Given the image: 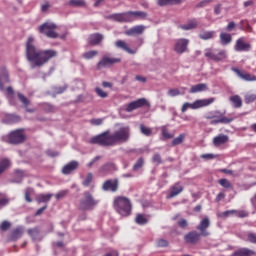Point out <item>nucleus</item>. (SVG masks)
Here are the masks:
<instances>
[{
  "instance_id": "nucleus-42",
  "label": "nucleus",
  "mask_w": 256,
  "mask_h": 256,
  "mask_svg": "<svg viewBox=\"0 0 256 256\" xmlns=\"http://www.w3.org/2000/svg\"><path fill=\"white\" fill-rule=\"evenodd\" d=\"M93 181V174L92 173H88L85 180L83 181V186L85 187H89L90 184Z\"/></svg>"
},
{
  "instance_id": "nucleus-38",
  "label": "nucleus",
  "mask_w": 256,
  "mask_h": 256,
  "mask_svg": "<svg viewBox=\"0 0 256 256\" xmlns=\"http://www.w3.org/2000/svg\"><path fill=\"white\" fill-rule=\"evenodd\" d=\"M218 184L221 185L225 189H232L233 188V185L227 179H220L218 181Z\"/></svg>"
},
{
  "instance_id": "nucleus-17",
  "label": "nucleus",
  "mask_w": 256,
  "mask_h": 256,
  "mask_svg": "<svg viewBox=\"0 0 256 256\" xmlns=\"http://www.w3.org/2000/svg\"><path fill=\"white\" fill-rule=\"evenodd\" d=\"M201 236V233H198L197 231H192L184 236V241H186V243L188 244H196L200 241Z\"/></svg>"
},
{
  "instance_id": "nucleus-54",
  "label": "nucleus",
  "mask_w": 256,
  "mask_h": 256,
  "mask_svg": "<svg viewBox=\"0 0 256 256\" xmlns=\"http://www.w3.org/2000/svg\"><path fill=\"white\" fill-rule=\"evenodd\" d=\"M95 92L97 93V95H98L99 97H101V98H103V99H105V98L108 97V93L104 92V91L102 90V88H99V87L95 88Z\"/></svg>"
},
{
  "instance_id": "nucleus-49",
  "label": "nucleus",
  "mask_w": 256,
  "mask_h": 256,
  "mask_svg": "<svg viewBox=\"0 0 256 256\" xmlns=\"http://www.w3.org/2000/svg\"><path fill=\"white\" fill-rule=\"evenodd\" d=\"M234 121L233 118H227V117H223L222 115H219V122L220 124H230Z\"/></svg>"
},
{
  "instance_id": "nucleus-47",
  "label": "nucleus",
  "mask_w": 256,
  "mask_h": 256,
  "mask_svg": "<svg viewBox=\"0 0 256 256\" xmlns=\"http://www.w3.org/2000/svg\"><path fill=\"white\" fill-rule=\"evenodd\" d=\"M162 137H164V139L168 140V139H172L174 137V135L170 134L166 127H162Z\"/></svg>"
},
{
  "instance_id": "nucleus-53",
  "label": "nucleus",
  "mask_w": 256,
  "mask_h": 256,
  "mask_svg": "<svg viewBox=\"0 0 256 256\" xmlns=\"http://www.w3.org/2000/svg\"><path fill=\"white\" fill-rule=\"evenodd\" d=\"M255 100H256V95H254V94L246 95L244 97V101H245L246 104L253 103V102H255Z\"/></svg>"
},
{
  "instance_id": "nucleus-10",
  "label": "nucleus",
  "mask_w": 256,
  "mask_h": 256,
  "mask_svg": "<svg viewBox=\"0 0 256 256\" xmlns=\"http://www.w3.org/2000/svg\"><path fill=\"white\" fill-rule=\"evenodd\" d=\"M102 189L105 192H117L119 190V180L118 179H109L105 181L102 185Z\"/></svg>"
},
{
  "instance_id": "nucleus-60",
  "label": "nucleus",
  "mask_w": 256,
  "mask_h": 256,
  "mask_svg": "<svg viewBox=\"0 0 256 256\" xmlns=\"http://www.w3.org/2000/svg\"><path fill=\"white\" fill-rule=\"evenodd\" d=\"M51 7L50 3L48 0L45 1L44 4L41 5V10L43 13L47 12L48 9Z\"/></svg>"
},
{
  "instance_id": "nucleus-34",
  "label": "nucleus",
  "mask_w": 256,
  "mask_h": 256,
  "mask_svg": "<svg viewBox=\"0 0 256 256\" xmlns=\"http://www.w3.org/2000/svg\"><path fill=\"white\" fill-rule=\"evenodd\" d=\"M53 197V194H40L38 197H37V201L38 203H45V202H48L50 201V199Z\"/></svg>"
},
{
  "instance_id": "nucleus-41",
  "label": "nucleus",
  "mask_w": 256,
  "mask_h": 256,
  "mask_svg": "<svg viewBox=\"0 0 256 256\" xmlns=\"http://www.w3.org/2000/svg\"><path fill=\"white\" fill-rule=\"evenodd\" d=\"M185 139V135L184 134H180V136L174 138V140H172V146H177L180 145Z\"/></svg>"
},
{
  "instance_id": "nucleus-15",
  "label": "nucleus",
  "mask_w": 256,
  "mask_h": 256,
  "mask_svg": "<svg viewBox=\"0 0 256 256\" xmlns=\"http://www.w3.org/2000/svg\"><path fill=\"white\" fill-rule=\"evenodd\" d=\"M189 45V40L186 38H180L176 40V44H174V51L178 54H183L187 51Z\"/></svg>"
},
{
  "instance_id": "nucleus-22",
  "label": "nucleus",
  "mask_w": 256,
  "mask_h": 256,
  "mask_svg": "<svg viewBox=\"0 0 256 256\" xmlns=\"http://www.w3.org/2000/svg\"><path fill=\"white\" fill-rule=\"evenodd\" d=\"M256 252L249 248H239L235 250L231 256H255Z\"/></svg>"
},
{
  "instance_id": "nucleus-25",
  "label": "nucleus",
  "mask_w": 256,
  "mask_h": 256,
  "mask_svg": "<svg viewBox=\"0 0 256 256\" xmlns=\"http://www.w3.org/2000/svg\"><path fill=\"white\" fill-rule=\"evenodd\" d=\"M116 47L126 51L127 53H129L131 55H134L137 53V50H132V48H130L124 40H117Z\"/></svg>"
},
{
  "instance_id": "nucleus-56",
  "label": "nucleus",
  "mask_w": 256,
  "mask_h": 256,
  "mask_svg": "<svg viewBox=\"0 0 256 256\" xmlns=\"http://www.w3.org/2000/svg\"><path fill=\"white\" fill-rule=\"evenodd\" d=\"M236 26L237 25L235 24V22H228V24H227V26L225 28V31L231 32V31H233L236 28Z\"/></svg>"
},
{
  "instance_id": "nucleus-2",
  "label": "nucleus",
  "mask_w": 256,
  "mask_h": 256,
  "mask_svg": "<svg viewBox=\"0 0 256 256\" xmlns=\"http://www.w3.org/2000/svg\"><path fill=\"white\" fill-rule=\"evenodd\" d=\"M58 56L57 50H39L35 46L33 36H29L26 42V58L31 63L32 68L42 67Z\"/></svg>"
},
{
  "instance_id": "nucleus-39",
  "label": "nucleus",
  "mask_w": 256,
  "mask_h": 256,
  "mask_svg": "<svg viewBox=\"0 0 256 256\" xmlns=\"http://www.w3.org/2000/svg\"><path fill=\"white\" fill-rule=\"evenodd\" d=\"M246 242L256 244V233L248 232L246 234Z\"/></svg>"
},
{
  "instance_id": "nucleus-16",
  "label": "nucleus",
  "mask_w": 256,
  "mask_h": 256,
  "mask_svg": "<svg viewBox=\"0 0 256 256\" xmlns=\"http://www.w3.org/2000/svg\"><path fill=\"white\" fill-rule=\"evenodd\" d=\"M149 103L147 102L146 99L142 98V99H138L128 105H126V111L127 112H133L134 110H137L139 108H142L144 106H148Z\"/></svg>"
},
{
  "instance_id": "nucleus-58",
  "label": "nucleus",
  "mask_w": 256,
  "mask_h": 256,
  "mask_svg": "<svg viewBox=\"0 0 256 256\" xmlns=\"http://www.w3.org/2000/svg\"><path fill=\"white\" fill-rule=\"evenodd\" d=\"M214 118H217L216 120H214V121H212V122H210V124H220V118H219V116H217V115H212V116H208V117H206V119H208V120H211V119H214Z\"/></svg>"
},
{
  "instance_id": "nucleus-3",
  "label": "nucleus",
  "mask_w": 256,
  "mask_h": 256,
  "mask_svg": "<svg viewBox=\"0 0 256 256\" xmlns=\"http://www.w3.org/2000/svg\"><path fill=\"white\" fill-rule=\"evenodd\" d=\"M113 207L122 217H128L132 214L133 204L127 197L117 196L113 201Z\"/></svg>"
},
{
  "instance_id": "nucleus-52",
  "label": "nucleus",
  "mask_w": 256,
  "mask_h": 256,
  "mask_svg": "<svg viewBox=\"0 0 256 256\" xmlns=\"http://www.w3.org/2000/svg\"><path fill=\"white\" fill-rule=\"evenodd\" d=\"M18 98L26 108L30 105V101L24 95L19 93Z\"/></svg>"
},
{
  "instance_id": "nucleus-46",
  "label": "nucleus",
  "mask_w": 256,
  "mask_h": 256,
  "mask_svg": "<svg viewBox=\"0 0 256 256\" xmlns=\"http://www.w3.org/2000/svg\"><path fill=\"white\" fill-rule=\"evenodd\" d=\"M144 163L145 161L143 158L138 159V161H136V164L133 166V170L134 171L140 170L143 167Z\"/></svg>"
},
{
  "instance_id": "nucleus-14",
  "label": "nucleus",
  "mask_w": 256,
  "mask_h": 256,
  "mask_svg": "<svg viewBox=\"0 0 256 256\" xmlns=\"http://www.w3.org/2000/svg\"><path fill=\"white\" fill-rule=\"evenodd\" d=\"M129 23H133L137 20H146L148 17L147 12H142L141 10H136L135 12L130 10L128 12Z\"/></svg>"
},
{
  "instance_id": "nucleus-4",
  "label": "nucleus",
  "mask_w": 256,
  "mask_h": 256,
  "mask_svg": "<svg viewBox=\"0 0 256 256\" xmlns=\"http://www.w3.org/2000/svg\"><path fill=\"white\" fill-rule=\"evenodd\" d=\"M204 57L215 63H224L227 62L228 52L223 48H206V50H204Z\"/></svg>"
},
{
  "instance_id": "nucleus-12",
  "label": "nucleus",
  "mask_w": 256,
  "mask_h": 256,
  "mask_svg": "<svg viewBox=\"0 0 256 256\" xmlns=\"http://www.w3.org/2000/svg\"><path fill=\"white\" fill-rule=\"evenodd\" d=\"M231 71L234 72L243 81H256V76H254V74H249V72H245V70H239V68H231Z\"/></svg>"
},
{
  "instance_id": "nucleus-9",
  "label": "nucleus",
  "mask_w": 256,
  "mask_h": 256,
  "mask_svg": "<svg viewBox=\"0 0 256 256\" xmlns=\"http://www.w3.org/2000/svg\"><path fill=\"white\" fill-rule=\"evenodd\" d=\"M26 136L23 133V130H16L9 134V143L10 144H21L25 141Z\"/></svg>"
},
{
  "instance_id": "nucleus-11",
  "label": "nucleus",
  "mask_w": 256,
  "mask_h": 256,
  "mask_svg": "<svg viewBox=\"0 0 256 256\" xmlns=\"http://www.w3.org/2000/svg\"><path fill=\"white\" fill-rule=\"evenodd\" d=\"M120 62H121V58H109V56H104L102 60L98 62L97 68L101 70L102 68L110 67Z\"/></svg>"
},
{
  "instance_id": "nucleus-8",
  "label": "nucleus",
  "mask_w": 256,
  "mask_h": 256,
  "mask_svg": "<svg viewBox=\"0 0 256 256\" xmlns=\"http://www.w3.org/2000/svg\"><path fill=\"white\" fill-rule=\"evenodd\" d=\"M234 50L236 52H249L251 50V44L246 42L244 36H241L240 38H237L234 44Z\"/></svg>"
},
{
  "instance_id": "nucleus-32",
  "label": "nucleus",
  "mask_w": 256,
  "mask_h": 256,
  "mask_svg": "<svg viewBox=\"0 0 256 256\" xmlns=\"http://www.w3.org/2000/svg\"><path fill=\"white\" fill-rule=\"evenodd\" d=\"M208 90L207 84H196L190 88V93L196 94L199 92H204Z\"/></svg>"
},
{
  "instance_id": "nucleus-43",
  "label": "nucleus",
  "mask_w": 256,
  "mask_h": 256,
  "mask_svg": "<svg viewBox=\"0 0 256 256\" xmlns=\"http://www.w3.org/2000/svg\"><path fill=\"white\" fill-rule=\"evenodd\" d=\"M140 132L144 134V136L149 137L152 135V130L150 128L145 127L144 125H140Z\"/></svg>"
},
{
  "instance_id": "nucleus-20",
  "label": "nucleus",
  "mask_w": 256,
  "mask_h": 256,
  "mask_svg": "<svg viewBox=\"0 0 256 256\" xmlns=\"http://www.w3.org/2000/svg\"><path fill=\"white\" fill-rule=\"evenodd\" d=\"M184 191V187L181 185V183H176L170 188V194H168V199H172L179 194H181Z\"/></svg>"
},
{
  "instance_id": "nucleus-50",
  "label": "nucleus",
  "mask_w": 256,
  "mask_h": 256,
  "mask_svg": "<svg viewBox=\"0 0 256 256\" xmlns=\"http://www.w3.org/2000/svg\"><path fill=\"white\" fill-rule=\"evenodd\" d=\"M152 163H156V165H160L163 163L161 155L156 153L154 156H152Z\"/></svg>"
},
{
  "instance_id": "nucleus-1",
  "label": "nucleus",
  "mask_w": 256,
  "mask_h": 256,
  "mask_svg": "<svg viewBox=\"0 0 256 256\" xmlns=\"http://www.w3.org/2000/svg\"><path fill=\"white\" fill-rule=\"evenodd\" d=\"M131 138V129L129 126H121L113 133L105 131L90 139L89 143L102 147H114L120 144L127 143Z\"/></svg>"
},
{
  "instance_id": "nucleus-59",
  "label": "nucleus",
  "mask_w": 256,
  "mask_h": 256,
  "mask_svg": "<svg viewBox=\"0 0 256 256\" xmlns=\"http://www.w3.org/2000/svg\"><path fill=\"white\" fill-rule=\"evenodd\" d=\"M11 227V223H9L8 221H4L1 226L0 229L2 231H7L9 228Z\"/></svg>"
},
{
  "instance_id": "nucleus-40",
  "label": "nucleus",
  "mask_w": 256,
  "mask_h": 256,
  "mask_svg": "<svg viewBox=\"0 0 256 256\" xmlns=\"http://www.w3.org/2000/svg\"><path fill=\"white\" fill-rule=\"evenodd\" d=\"M147 222H148V220L145 218L144 215H142V214L136 215V224L145 225Z\"/></svg>"
},
{
  "instance_id": "nucleus-24",
  "label": "nucleus",
  "mask_w": 256,
  "mask_h": 256,
  "mask_svg": "<svg viewBox=\"0 0 256 256\" xmlns=\"http://www.w3.org/2000/svg\"><path fill=\"white\" fill-rule=\"evenodd\" d=\"M79 167V163L77 161H72L69 164L65 165L62 169V173L64 175H69L71 174L73 171L77 170V168Z\"/></svg>"
},
{
  "instance_id": "nucleus-48",
  "label": "nucleus",
  "mask_w": 256,
  "mask_h": 256,
  "mask_svg": "<svg viewBox=\"0 0 256 256\" xmlns=\"http://www.w3.org/2000/svg\"><path fill=\"white\" fill-rule=\"evenodd\" d=\"M40 231L38 228H33V229H29L28 230V234L35 240L38 235H39Z\"/></svg>"
},
{
  "instance_id": "nucleus-31",
  "label": "nucleus",
  "mask_w": 256,
  "mask_h": 256,
  "mask_svg": "<svg viewBox=\"0 0 256 256\" xmlns=\"http://www.w3.org/2000/svg\"><path fill=\"white\" fill-rule=\"evenodd\" d=\"M182 0H157L156 4L160 7H165L169 5H178L181 4Z\"/></svg>"
},
{
  "instance_id": "nucleus-35",
  "label": "nucleus",
  "mask_w": 256,
  "mask_h": 256,
  "mask_svg": "<svg viewBox=\"0 0 256 256\" xmlns=\"http://www.w3.org/2000/svg\"><path fill=\"white\" fill-rule=\"evenodd\" d=\"M11 165L10 161L8 159H3L0 161V175Z\"/></svg>"
},
{
  "instance_id": "nucleus-23",
  "label": "nucleus",
  "mask_w": 256,
  "mask_h": 256,
  "mask_svg": "<svg viewBox=\"0 0 256 256\" xmlns=\"http://www.w3.org/2000/svg\"><path fill=\"white\" fill-rule=\"evenodd\" d=\"M103 39V34H99L97 32L95 34H90L88 41L91 46H97L103 41Z\"/></svg>"
},
{
  "instance_id": "nucleus-57",
  "label": "nucleus",
  "mask_w": 256,
  "mask_h": 256,
  "mask_svg": "<svg viewBox=\"0 0 256 256\" xmlns=\"http://www.w3.org/2000/svg\"><path fill=\"white\" fill-rule=\"evenodd\" d=\"M9 203V199L5 196L0 195V208L6 206Z\"/></svg>"
},
{
  "instance_id": "nucleus-26",
  "label": "nucleus",
  "mask_w": 256,
  "mask_h": 256,
  "mask_svg": "<svg viewBox=\"0 0 256 256\" xmlns=\"http://www.w3.org/2000/svg\"><path fill=\"white\" fill-rule=\"evenodd\" d=\"M219 40H220L221 45L226 46V45L232 43L233 38H232L231 34H228V32H221L219 34Z\"/></svg>"
},
{
  "instance_id": "nucleus-51",
  "label": "nucleus",
  "mask_w": 256,
  "mask_h": 256,
  "mask_svg": "<svg viewBox=\"0 0 256 256\" xmlns=\"http://www.w3.org/2000/svg\"><path fill=\"white\" fill-rule=\"evenodd\" d=\"M33 193V189L31 188H27L25 190V200L28 202V203H31L32 202V199H31V195Z\"/></svg>"
},
{
  "instance_id": "nucleus-61",
  "label": "nucleus",
  "mask_w": 256,
  "mask_h": 256,
  "mask_svg": "<svg viewBox=\"0 0 256 256\" xmlns=\"http://www.w3.org/2000/svg\"><path fill=\"white\" fill-rule=\"evenodd\" d=\"M217 156L213 155V154H204L202 156H200V158L202 159H206V160H213L215 159Z\"/></svg>"
},
{
  "instance_id": "nucleus-36",
  "label": "nucleus",
  "mask_w": 256,
  "mask_h": 256,
  "mask_svg": "<svg viewBox=\"0 0 256 256\" xmlns=\"http://www.w3.org/2000/svg\"><path fill=\"white\" fill-rule=\"evenodd\" d=\"M98 55V50H89L83 54V57L87 60L93 59Z\"/></svg>"
},
{
  "instance_id": "nucleus-13",
  "label": "nucleus",
  "mask_w": 256,
  "mask_h": 256,
  "mask_svg": "<svg viewBox=\"0 0 256 256\" xmlns=\"http://www.w3.org/2000/svg\"><path fill=\"white\" fill-rule=\"evenodd\" d=\"M211 225L210 219L209 218H204L202 221H200V225L196 227L198 231H200V235L203 237H208L211 235V233L207 230Z\"/></svg>"
},
{
  "instance_id": "nucleus-30",
  "label": "nucleus",
  "mask_w": 256,
  "mask_h": 256,
  "mask_svg": "<svg viewBox=\"0 0 256 256\" xmlns=\"http://www.w3.org/2000/svg\"><path fill=\"white\" fill-rule=\"evenodd\" d=\"M198 27V22L197 20H188L187 24H182L180 26V29L184 30V31H189V30H193L196 29Z\"/></svg>"
},
{
  "instance_id": "nucleus-18",
  "label": "nucleus",
  "mask_w": 256,
  "mask_h": 256,
  "mask_svg": "<svg viewBox=\"0 0 256 256\" xmlns=\"http://www.w3.org/2000/svg\"><path fill=\"white\" fill-rule=\"evenodd\" d=\"M145 30H146V26H143V24H139L138 26H133V28L126 30L125 34L127 36H137V35H142Z\"/></svg>"
},
{
  "instance_id": "nucleus-64",
  "label": "nucleus",
  "mask_w": 256,
  "mask_h": 256,
  "mask_svg": "<svg viewBox=\"0 0 256 256\" xmlns=\"http://www.w3.org/2000/svg\"><path fill=\"white\" fill-rule=\"evenodd\" d=\"M157 245H158V247H166V246H168V242L164 239H160V240H158Z\"/></svg>"
},
{
  "instance_id": "nucleus-45",
  "label": "nucleus",
  "mask_w": 256,
  "mask_h": 256,
  "mask_svg": "<svg viewBox=\"0 0 256 256\" xmlns=\"http://www.w3.org/2000/svg\"><path fill=\"white\" fill-rule=\"evenodd\" d=\"M179 95H181L179 88H170V90H168V96L170 97H177Z\"/></svg>"
},
{
  "instance_id": "nucleus-33",
  "label": "nucleus",
  "mask_w": 256,
  "mask_h": 256,
  "mask_svg": "<svg viewBox=\"0 0 256 256\" xmlns=\"http://www.w3.org/2000/svg\"><path fill=\"white\" fill-rule=\"evenodd\" d=\"M23 235V230L21 228H17L15 229L12 233H11V240L15 241L19 238H21V236Z\"/></svg>"
},
{
  "instance_id": "nucleus-19",
  "label": "nucleus",
  "mask_w": 256,
  "mask_h": 256,
  "mask_svg": "<svg viewBox=\"0 0 256 256\" xmlns=\"http://www.w3.org/2000/svg\"><path fill=\"white\" fill-rule=\"evenodd\" d=\"M110 19L119 23H130L128 12H122L121 14H112L110 16Z\"/></svg>"
},
{
  "instance_id": "nucleus-55",
  "label": "nucleus",
  "mask_w": 256,
  "mask_h": 256,
  "mask_svg": "<svg viewBox=\"0 0 256 256\" xmlns=\"http://www.w3.org/2000/svg\"><path fill=\"white\" fill-rule=\"evenodd\" d=\"M236 213H237V211H235V210L224 211V212H222V213L219 214V217H221V218H227V217H229L230 215H233V214H236Z\"/></svg>"
},
{
  "instance_id": "nucleus-29",
  "label": "nucleus",
  "mask_w": 256,
  "mask_h": 256,
  "mask_svg": "<svg viewBox=\"0 0 256 256\" xmlns=\"http://www.w3.org/2000/svg\"><path fill=\"white\" fill-rule=\"evenodd\" d=\"M229 141V137L226 135H218L214 138V140L212 141L214 143L215 147L224 145L225 143H227Z\"/></svg>"
},
{
  "instance_id": "nucleus-28",
  "label": "nucleus",
  "mask_w": 256,
  "mask_h": 256,
  "mask_svg": "<svg viewBox=\"0 0 256 256\" xmlns=\"http://www.w3.org/2000/svg\"><path fill=\"white\" fill-rule=\"evenodd\" d=\"M20 121H21V118L13 114L6 115L3 119V122L8 125L15 124Z\"/></svg>"
},
{
  "instance_id": "nucleus-62",
  "label": "nucleus",
  "mask_w": 256,
  "mask_h": 256,
  "mask_svg": "<svg viewBox=\"0 0 256 256\" xmlns=\"http://www.w3.org/2000/svg\"><path fill=\"white\" fill-rule=\"evenodd\" d=\"M13 95H14V90H13L12 86H8V88L6 90V96L12 97Z\"/></svg>"
},
{
  "instance_id": "nucleus-6",
  "label": "nucleus",
  "mask_w": 256,
  "mask_h": 256,
  "mask_svg": "<svg viewBox=\"0 0 256 256\" xmlns=\"http://www.w3.org/2000/svg\"><path fill=\"white\" fill-rule=\"evenodd\" d=\"M56 29L57 24H54L53 22H45L39 26V32L50 39H57L59 37Z\"/></svg>"
},
{
  "instance_id": "nucleus-44",
  "label": "nucleus",
  "mask_w": 256,
  "mask_h": 256,
  "mask_svg": "<svg viewBox=\"0 0 256 256\" xmlns=\"http://www.w3.org/2000/svg\"><path fill=\"white\" fill-rule=\"evenodd\" d=\"M69 4H70V6H74V7H83V6H85L84 0H70Z\"/></svg>"
},
{
  "instance_id": "nucleus-37",
  "label": "nucleus",
  "mask_w": 256,
  "mask_h": 256,
  "mask_svg": "<svg viewBox=\"0 0 256 256\" xmlns=\"http://www.w3.org/2000/svg\"><path fill=\"white\" fill-rule=\"evenodd\" d=\"M215 36V32H202V34L199 35L200 39L202 40H210L213 39Z\"/></svg>"
},
{
  "instance_id": "nucleus-27",
  "label": "nucleus",
  "mask_w": 256,
  "mask_h": 256,
  "mask_svg": "<svg viewBox=\"0 0 256 256\" xmlns=\"http://www.w3.org/2000/svg\"><path fill=\"white\" fill-rule=\"evenodd\" d=\"M229 102L232 104V106L235 109L242 108V106H243L242 98L239 95L230 96L229 97Z\"/></svg>"
},
{
  "instance_id": "nucleus-5",
  "label": "nucleus",
  "mask_w": 256,
  "mask_h": 256,
  "mask_svg": "<svg viewBox=\"0 0 256 256\" xmlns=\"http://www.w3.org/2000/svg\"><path fill=\"white\" fill-rule=\"evenodd\" d=\"M99 200H96L91 192L86 191L83 194V199L80 200L79 203V210L81 211H91L93 210L98 204Z\"/></svg>"
},
{
  "instance_id": "nucleus-7",
  "label": "nucleus",
  "mask_w": 256,
  "mask_h": 256,
  "mask_svg": "<svg viewBox=\"0 0 256 256\" xmlns=\"http://www.w3.org/2000/svg\"><path fill=\"white\" fill-rule=\"evenodd\" d=\"M215 102L214 98L204 99V100H196L194 103H184L182 105V113H185L188 109L197 110L203 107H207Z\"/></svg>"
},
{
  "instance_id": "nucleus-63",
  "label": "nucleus",
  "mask_w": 256,
  "mask_h": 256,
  "mask_svg": "<svg viewBox=\"0 0 256 256\" xmlns=\"http://www.w3.org/2000/svg\"><path fill=\"white\" fill-rule=\"evenodd\" d=\"M102 123H103L102 119H93V120H91V124L95 125V126H100V125H102Z\"/></svg>"
},
{
  "instance_id": "nucleus-21",
  "label": "nucleus",
  "mask_w": 256,
  "mask_h": 256,
  "mask_svg": "<svg viewBox=\"0 0 256 256\" xmlns=\"http://www.w3.org/2000/svg\"><path fill=\"white\" fill-rule=\"evenodd\" d=\"M9 83V74L6 68L0 70V90L5 91V84Z\"/></svg>"
}]
</instances>
